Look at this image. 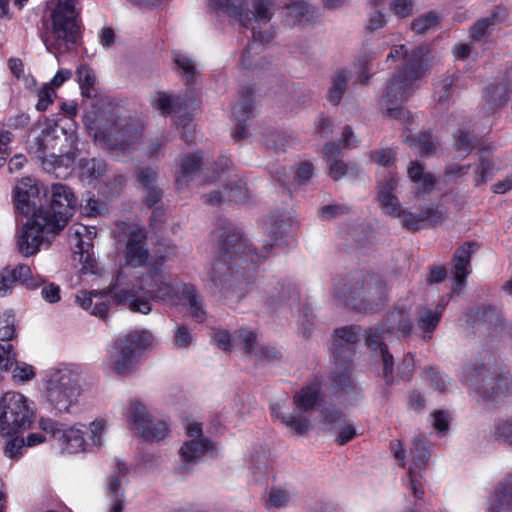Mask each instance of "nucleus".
<instances>
[{"label": "nucleus", "instance_id": "obj_39", "mask_svg": "<svg viewBox=\"0 0 512 512\" xmlns=\"http://www.w3.org/2000/svg\"><path fill=\"white\" fill-rule=\"evenodd\" d=\"M181 295L187 301L191 317L197 322H203L206 318V312L203 309L196 288L193 285L183 284Z\"/></svg>", "mask_w": 512, "mask_h": 512}, {"label": "nucleus", "instance_id": "obj_2", "mask_svg": "<svg viewBox=\"0 0 512 512\" xmlns=\"http://www.w3.org/2000/svg\"><path fill=\"white\" fill-rule=\"evenodd\" d=\"M208 5L251 31L252 41L242 55L241 66L245 69L257 68L260 63H254L250 59L251 54H256L259 49L268 46L275 37L271 24L274 15L273 0H252L251 9L246 7L243 0H208Z\"/></svg>", "mask_w": 512, "mask_h": 512}, {"label": "nucleus", "instance_id": "obj_58", "mask_svg": "<svg viewBox=\"0 0 512 512\" xmlns=\"http://www.w3.org/2000/svg\"><path fill=\"white\" fill-rule=\"evenodd\" d=\"M493 162L489 157V152L486 150L482 151L480 155V164L476 171L475 185L484 184L488 178L492 177Z\"/></svg>", "mask_w": 512, "mask_h": 512}, {"label": "nucleus", "instance_id": "obj_46", "mask_svg": "<svg viewBox=\"0 0 512 512\" xmlns=\"http://www.w3.org/2000/svg\"><path fill=\"white\" fill-rule=\"evenodd\" d=\"M281 423L294 431L297 435H304L310 428L309 419L306 416L296 412H292L287 415H281Z\"/></svg>", "mask_w": 512, "mask_h": 512}, {"label": "nucleus", "instance_id": "obj_5", "mask_svg": "<svg viewBox=\"0 0 512 512\" xmlns=\"http://www.w3.org/2000/svg\"><path fill=\"white\" fill-rule=\"evenodd\" d=\"M161 262H157L151 269L150 275L142 279L145 295H139L135 291L119 290L114 293V298L118 304H128L129 309L133 312L148 314L152 308L150 299L154 300H170L175 294V290L170 283L169 278L163 274L158 267Z\"/></svg>", "mask_w": 512, "mask_h": 512}, {"label": "nucleus", "instance_id": "obj_9", "mask_svg": "<svg viewBox=\"0 0 512 512\" xmlns=\"http://www.w3.org/2000/svg\"><path fill=\"white\" fill-rule=\"evenodd\" d=\"M149 344L145 333L133 332L117 341L110 352L109 366L119 375L131 373L136 366V358Z\"/></svg>", "mask_w": 512, "mask_h": 512}, {"label": "nucleus", "instance_id": "obj_6", "mask_svg": "<svg viewBox=\"0 0 512 512\" xmlns=\"http://www.w3.org/2000/svg\"><path fill=\"white\" fill-rule=\"evenodd\" d=\"M79 372L72 367L51 371L46 382L45 399L57 413H69L80 394Z\"/></svg>", "mask_w": 512, "mask_h": 512}, {"label": "nucleus", "instance_id": "obj_19", "mask_svg": "<svg viewBox=\"0 0 512 512\" xmlns=\"http://www.w3.org/2000/svg\"><path fill=\"white\" fill-rule=\"evenodd\" d=\"M118 240L125 243L126 256H150L147 245V231L143 226L121 222L118 225Z\"/></svg>", "mask_w": 512, "mask_h": 512}, {"label": "nucleus", "instance_id": "obj_17", "mask_svg": "<svg viewBox=\"0 0 512 512\" xmlns=\"http://www.w3.org/2000/svg\"><path fill=\"white\" fill-rule=\"evenodd\" d=\"M413 465L409 468L411 491L418 500L423 499L424 489L419 481L430 457L429 447L424 436H416L410 449Z\"/></svg>", "mask_w": 512, "mask_h": 512}, {"label": "nucleus", "instance_id": "obj_44", "mask_svg": "<svg viewBox=\"0 0 512 512\" xmlns=\"http://www.w3.org/2000/svg\"><path fill=\"white\" fill-rule=\"evenodd\" d=\"M471 273L470 258H455L454 264V282L452 284V291L460 294L465 286L466 278Z\"/></svg>", "mask_w": 512, "mask_h": 512}, {"label": "nucleus", "instance_id": "obj_47", "mask_svg": "<svg viewBox=\"0 0 512 512\" xmlns=\"http://www.w3.org/2000/svg\"><path fill=\"white\" fill-rule=\"evenodd\" d=\"M348 76L345 70H339L332 78V85L328 92V99L333 104H338L346 90Z\"/></svg>", "mask_w": 512, "mask_h": 512}, {"label": "nucleus", "instance_id": "obj_59", "mask_svg": "<svg viewBox=\"0 0 512 512\" xmlns=\"http://www.w3.org/2000/svg\"><path fill=\"white\" fill-rule=\"evenodd\" d=\"M439 17L434 12H429L424 16H419L411 23V29L417 34H424L428 30L437 26Z\"/></svg>", "mask_w": 512, "mask_h": 512}, {"label": "nucleus", "instance_id": "obj_25", "mask_svg": "<svg viewBox=\"0 0 512 512\" xmlns=\"http://www.w3.org/2000/svg\"><path fill=\"white\" fill-rule=\"evenodd\" d=\"M219 256H257L256 249L238 231L228 232L218 241Z\"/></svg>", "mask_w": 512, "mask_h": 512}, {"label": "nucleus", "instance_id": "obj_8", "mask_svg": "<svg viewBox=\"0 0 512 512\" xmlns=\"http://www.w3.org/2000/svg\"><path fill=\"white\" fill-rule=\"evenodd\" d=\"M235 258H217L209 272L211 282L227 297L240 299L244 296L248 278L243 268L234 263Z\"/></svg>", "mask_w": 512, "mask_h": 512}, {"label": "nucleus", "instance_id": "obj_52", "mask_svg": "<svg viewBox=\"0 0 512 512\" xmlns=\"http://www.w3.org/2000/svg\"><path fill=\"white\" fill-rule=\"evenodd\" d=\"M81 176L88 180H96L106 172V164L101 159H87L80 164Z\"/></svg>", "mask_w": 512, "mask_h": 512}, {"label": "nucleus", "instance_id": "obj_62", "mask_svg": "<svg viewBox=\"0 0 512 512\" xmlns=\"http://www.w3.org/2000/svg\"><path fill=\"white\" fill-rule=\"evenodd\" d=\"M24 449V437L15 436L5 444L4 453L11 459H18L22 456Z\"/></svg>", "mask_w": 512, "mask_h": 512}, {"label": "nucleus", "instance_id": "obj_54", "mask_svg": "<svg viewBox=\"0 0 512 512\" xmlns=\"http://www.w3.org/2000/svg\"><path fill=\"white\" fill-rule=\"evenodd\" d=\"M405 142L412 147H418L419 152L422 155H430L435 150V141L432 135L428 132L421 133L417 137L408 135L405 138Z\"/></svg>", "mask_w": 512, "mask_h": 512}, {"label": "nucleus", "instance_id": "obj_43", "mask_svg": "<svg viewBox=\"0 0 512 512\" xmlns=\"http://www.w3.org/2000/svg\"><path fill=\"white\" fill-rule=\"evenodd\" d=\"M127 418L131 423H133L139 433L147 424L151 423V418L148 415L145 406L137 400L130 402Z\"/></svg>", "mask_w": 512, "mask_h": 512}, {"label": "nucleus", "instance_id": "obj_50", "mask_svg": "<svg viewBox=\"0 0 512 512\" xmlns=\"http://www.w3.org/2000/svg\"><path fill=\"white\" fill-rule=\"evenodd\" d=\"M16 337L15 315L8 309L0 312V341L9 342Z\"/></svg>", "mask_w": 512, "mask_h": 512}, {"label": "nucleus", "instance_id": "obj_7", "mask_svg": "<svg viewBox=\"0 0 512 512\" xmlns=\"http://www.w3.org/2000/svg\"><path fill=\"white\" fill-rule=\"evenodd\" d=\"M35 411L26 396L10 391L0 398V435L15 436L30 429Z\"/></svg>", "mask_w": 512, "mask_h": 512}, {"label": "nucleus", "instance_id": "obj_38", "mask_svg": "<svg viewBox=\"0 0 512 512\" xmlns=\"http://www.w3.org/2000/svg\"><path fill=\"white\" fill-rule=\"evenodd\" d=\"M286 15L293 20V23H302L311 21L315 16V11L305 0H288Z\"/></svg>", "mask_w": 512, "mask_h": 512}, {"label": "nucleus", "instance_id": "obj_64", "mask_svg": "<svg viewBox=\"0 0 512 512\" xmlns=\"http://www.w3.org/2000/svg\"><path fill=\"white\" fill-rule=\"evenodd\" d=\"M16 363V354L13 351V345L9 342L0 344V368L7 371Z\"/></svg>", "mask_w": 512, "mask_h": 512}, {"label": "nucleus", "instance_id": "obj_29", "mask_svg": "<svg viewBox=\"0 0 512 512\" xmlns=\"http://www.w3.org/2000/svg\"><path fill=\"white\" fill-rule=\"evenodd\" d=\"M507 15L506 9L500 6L494 7L488 15L476 21L469 29L470 36L476 42H481L489 37L494 26L502 22Z\"/></svg>", "mask_w": 512, "mask_h": 512}, {"label": "nucleus", "instance_id": "obj_14", "mask_svg": "<svg viewBox=\"0 0 512 512\" xmlns=\"http://www.w3.org/2000/svg\"><path fill=\"white\" fill-rule=\"evenodd\" d=\"M187 434L190 437H196L190 441H186L180 449L181 465L178 467L179 473H189L197 460L212 451V443L201 437L202 427L199 423H191L187 427Z\"/></svg>", "mask_w": 512, "mask_h": 512}, {"label": "nucleus", "instance_id": "obj_61", "mask_svg": "<svg viewBox=\"0 0 512 512\" xmlns=\"http://www.w3.org/2000/svg\"><path fill=\"white\" fill-rule=\"evenodd\" d=\"M291 499V494L284 489L272 488L269 493L267 507L280 508L286 506Z\"/></svg>", "mask_w": 512, "mask_h": 512}, {"label": "nucleus", "instance_id": "obj_18", "mask_svg": "<svg viewBox=\"0 0 512 512\" xmlns=\"http://www.w3.org/2000/svg\"><path fill=\"white\" fill-rule=\"evenodd\" d=\"M512 389V379L508 375H499L487 370L480 373L476 380V392L485 400L498 401L507 396Z\"/></svg>", "mask_w": 512, "mask_h": 512}, {"label": "nucleus", "instance_id": "obj_48", "mask_svg": "<svg viewBox=\"0 0 512 512\" xmlns=\"http://www.w3.org/2000/svg\"><path fill=\"white\" fill-rule=\"evenodd\" d=\"M459 80L458 74H448L436 85L435 97L440 104H445L450 99L453 88Z\"/></svg>", "mask_w": 512, "mask_h": 512}, {"label": "nucleus", "instance_id": "obj_22", "mask_svg": "<svg viewBox=\"0 0 512 512\" xmlns=\"http://www.w3.org/2000/svg\"><path fill=\"white\" fill-rule=\"evenodd\" d=\"M360 327L348 325L334 331L333 353L335 361L351 362L354 356V346L358 341Z\"/></svg>", "mask_w": 512, "mask_h": 512}, {"label": "nucleus", "instance_id": "obj_27", "mask_svg": "<svg viewBox=\"0 0 512 512\" xmlns=\"http://www.w3.org/2000/svg\"><path fill=\"white\" fill-rule=\"evenodd\" d=\"M94 230L84 225H74L69 229L68 242L75 255L94 256Z\"/></svg>", "mask_w": 512, "mask_h": 512}, {"label": "nucleus", "instance_id": "obj_42", "mask_svg": "<svg viewBox=\"0 0 512 512\" xmlns=\"http://www.w3.org/2000/svg\"><path fill=\"white\" fill-rule=\"evenodd\" d=\"M106 430V420L96 419L90 423L89 427L85 426L84 436L86 438V445L88 450L91 451L94 447H101L102 436Z\"/></svg>", "mask_w": 512, "mask_h": 512}, {"label": "nucleus", "instance_id": "obj_1", "mask_svg": "<svg viewBox=\"0 0 512 512\" xmlns=\"http://www.w3.org/2000/svg\"><path fill=\"white\" fill-rule=\"evenodd\" d=\"M428 53V45H419L411 50L406 49L405 45H394L391 48L387 60L402 59L403 65L390 80L382 98V106L388 117L404 122L413 121L410 112L399 104L413 93L415 83L425 76L428 64L423 60Z\"/></svg>", "mask_w": 512, "mask_h": 512}, {"label": "nucleus", "instance_id": "obj_28", "mask_svg": "<svg viewBox=\"0 0 512 512\" xmlns=\"http://www.w3.org/2000/svg\"><path fill=\"white\" fill-rule=\"evenodd\" d=\"M322 398L320 383L312 381L294 394L293 404L299 412L306 413L317 408Z\"/></svg>", "mask_w": 512, "mask_h": 512}, {"label": "nucleus", "instance_id": "obj_51", "mask_svg": "<svg viewBox=\"0 0 512 512\" xmlns=\"http://www.w3.org/2000/svg\"><path fill=\"white\" fill-rule=\"evenodd\" d=\"M390 318L397 321L396 324L390 326L387 333L397 330L403 335H407L412 330V324L409 317V311L405 307H396L391 313Z\"/></svg>", "mask_w": 512, "mask_h": 512}, {"label": "nucleus", "instance_id": "obj_37", "mask_svg": "<svg viewBox=\"0 0 512 512\" xmlns=\"http://www.w3.org/2000/svg\"><path fill=\"white\" fill-rule=\"evenodd\" d=\"M408 176L411 181L417 183V194L423 195L431 192L436 184V178L432 174L424 172V167L418 162H411Z\"/></svg>", "mask_w": 512, "mask_h": 512}, {"label": "nucleus", "instance_id": "obj_30", "mask_svg": "<svg viewBox=\"0 0 512 512\" xmlns=\"http://www.w3.org/2000/svg\"><path fill=\"white\" fill-rule=\"evenodd\" d=\"M512 93V68L507 71L505 82L496 83L485 88L484 100L488 111L503 106Z\"/></svg>", "mask_w": 512, "mask_h": 512}, {"label": "nucleus", "instance_id": "obj_35", "mask_svg": "<svg viewBox=\"0 0 512 512\" xmlns=\"http://www.w3.org/2000/svg\"><path fill=\"white\" fill-rule=\"evenodd\" d=\"M336 368L332 373V381L337 389L345 395L357 392V385L352 377V361H335Z\"/></svg>", "mask_w": 512, "mask_h": 512}, {"label": "nucleus", "instance_id": "obj_11", "mask_svg": "<svg viewBox=\"0 0 512 512\" xmlns=\"http://www.w3.org/2000/svg\"><path fill=\"white\" fill-rule=\"evenodd\" d=\"M39 427L43 432L56 440L61 449L67 453L73 454L89 451L83 430L85 425L83 424L67 427L65 424L51 418L42 417L39 420Z\"/></svg>", "mask_w": 512, "mask_h": 512}, {"label": "nucleus", "instance_id": "obj_3", "mask_svg": "<svg viewBox=\"0 0 512 512\" xmlns=\"http://www.w3.org/2000/svg\"><path fill=\"white\" fill-rule=\"evenodd\" d=\"M387 285L379 277L357 271L340 278L334 285V297L353 310L372 311L386 301Z\"/></svg>", "mask_w": 512, "mask_h": 512}, {"label": "nucleus", "instance_id": "obj_13", "mask_svg": "<svg viewBox=\"0 0 512 512\" xmlns=\"http://www.w3.org/2000/svg\"><path fill=\"white\" fill-rule=\"evenodd\" d=\"M16 283L33 290L44 284L45 278L33 274L31 268L23 263L15 267L6 266L0 271V298L10 295Z\"/></svg>", "mask_w": 512, "mask_h": 512}, {"label": "nucleus", "instance_id": "obj_34", "mask_svg": "<svg viewBox=\"0 0 512 512\" xmlns=\"http://www.w3.org/2000/svg\"><path fill=\"white\" fill-rule=\"evenodd\" d=\"M398 184V179L390 176L389 179L379 186L378 200L381 207L391 216L400 217L402 214L401 205L392 194Z\"/></svg>", "mask_w": 512, "mask_h": 512}, {"label": "nucleus", "instance_id": "obj_16", "mask_svg": "<svg viewBox=\"0 0 512 512\" xmlns=\"http://www.w3.org/2000/svg\"><path fill=\"white\" fill-rule=\"evenodd\" d=\"M464 319L475 330V333L481 335H495L503 328L500 314L494 307L487 304L471 308L465 313Z\"/></svg>", "mask_w": 512, "mask_h": 512}, {"label": "nucleus", "instance_id": "obj_15", "mask_svg": "<svg viewBox=\"0 0 512 512\" xmlns=\"http://www.w3.org/2000/svg\"><path fill=\"white\" fill-rule=\"evenodd\" d=\"M14 203L16 210L24 215L34 218L37 214L43 215L40 189L32 178H23L14 189Z\"/></svg>", "mask_w": 512, "mask_h": 512}, {"label": "nucleus", "instance_id": "obj_57", "mask_svg": "<svg viewBox=\"0 0 512 512\" xmlns=\"http://www.w3.org/2000/svg\"><path fill=\"white\" fill-rule=\"evenodd\" d=\"M167 433L168 427L164 421L154 423L151 420V423L147 424L139 434L147 440L160 441L166 437Z\"/></svg>", "mask_w": 512, "mask_h": 512}, {"label": "nucleus", "instance_id": "obj_24", "mask_svg": "<svg viewBox=\"0 0 512 512\" xmlns=\"http://www.w3.org/2000/svg\"><path fill=\"white\" fill-rule=\"evenodd\" d=\"M252 95V89H243L240 92L239 99L232 108V113L236 121V126L232 131L231 135L235 141L246 138L248 134L244 122L252 115L253 112Z\"/></svg>", "mask_w": 512, "mask_h": 512}, {"label": "nucleus", "instance_id": "obj_26", "mask_svg": "<svg viewBox=\"0 0 512 512\" xmlns=\"http://www.w3.org/2000/svg\"><path fill=\"white\" fill-rule=\"evenodd\" d=\"M128 468L125 463L117 462V472L107 478L106 493L112 502L109 512H122L125 501L123 483L126 481Z\"/></svg>", "mask_w": 512, "mask_h": 512}, {"label": "nucleus", "instance_id": "obj_21", "mask_svg": "<svg viewBox=\"0 0 512 512\" xmlns=\"http://www.w3.org/2000/svg\"><path fill=\"white\" fill-rule=\"evenodd\" d=\"M386 332L384 330H379L377 328H370L366 331L365 334V343L369 349L374 351L381 357L382 360V374L383 379L387 385H391L394 382L393 377V366L394 359L393 355L388 351L387 345L383 342L384 334Z\"/></svg>", "mask_w": 512, "mask_h": 512}, {"label": "nucleus", "instance_id": "obj_20", "mask_svg": "<svg viewBox=\"0 0 512 512\" xmlns=\"http://www.w3.org/2000/svg\"><path fill=\"white\" fill-rule=\"evenodd\" d=\"M236 345L241 344L245 353L254 355L260 360L267 362L278 361L282 358V351L276 346L257 345L256 334L248 329L242 328L234 337Z\"/></svg>", "mask_w": 512, "mask_h": 512}, {"label": "nucleus", "instance_id": "obj_56", "mask_svg": "<svg viewBox=\"0 0 512 512\" xmlns=\"http://www.w3.org/2000/svg\"><path fill=\"white\" fill-rule=\"evenodd\" d=\"M493 437L512 447V418L498 419L494 423Z\"/></svg>", "mask_w": 512, "mask_h": 512}, {"label": "nucleus", "instance_id": "obj_49", "mask_svg": "<svg viewBox=\"0 0 512 512\" xmlns=\"http://www.w3.org/2000/svg\"><path fill=\"white\" fill-rule=\"evenodd\" d=\"M293 143L294 139L286 132L275 131L265 137V146L277 153L286 151Z\"/></svg>", "mask_w": 512, "mask_h": 512}, {"label": "nucleus", "instance_id": "obj_63", "mask_svg": "<svg viewBox=\"0 0 512 512\" xmlns=\"http://www.w3.org/2000/svg\"><path fill=\"white\" fill-rule=\"evenodd\" d=\"M280 289L277 292V295L270 294V298L274 302L284 303L285 301L291 300L293 303H297L299 300V294L297 290L291 286H285L280 284Z\"/></svg>", "mask_w": 512, "mask_h": 512}, {"label": "nucleus", "instance_id": "obj_10", "mask_svg": "<svg viewBox=\"0 0 512 512\" xmlns=\"http://www.w3.org/2000/svg\"><path fill=\"white\" fill-rule=\"evenodd\" d=\"M59 231L42 214L29 218L17 236V248L23 256H34L48 240V235Z\"/></svg>", "mask_w": 512, "mask_h": 512}, {"label": "nucleus", "instance_id": "obj_33", "mask_svg": "<svg viewBox=\"0 0 512 512\" xmlns=\"http://www.w3.org/2000/svg\"><path fill=\"white\" fill-rule=\"evenodd\" d=\"M490 512H512V475L503 478L494 489Z\"/></svg>", "mask_w": 512, "mask_h": 512}, {"label": "nucleus", "instance_id": "obj_31", "mask_svg": "<svg viewBox=\"0 0 512 512\" xmlns=\"http://www.w3.org/2000/svg\"><path fill=\"white\" fill-rule=\"evenodd\" d=\"M447 302L442 300L434 310L420 307L418 310L417 326L422 331L424 340L430 339L440 323Z\"/></svg>", "mask_w": 512, "mask_h": 512}, {"label": "nucleus", "instance_id": "obj_53", "mask_svg": "<svg viewBox=\"0 0 512 512\" xmlns=\"http://www.w3.org/2000/svg\"><path fill=\"white\" fill-rule=\"evenodd\" d=\"M174 64L186 83H192L197 72L194 61L183 53H176L174 55Z\"/></svg>", "mask_w": 512, "mask_h": 512}, {"label": "nucleus", "instance_id": "obj_55", "mask_svg": "<svg viewBox=\"0 0 512 512\" xmlns=\"http://www.w3.org/2000/svg\"><path fill=\"white\" fill-rule=\"evenodd\" d=\"M225 198L227 201L235 203H244L248 197L246 183L242 180H236L225 186Z\"/></svg>", "mask_w": 512, "mask_h": 512}, {"label": "nucleus", "instance_id": "obj_12", "mask_svg": "<svg viewBox=\"0 0 512 512\" xmlns=\"http://www.w3.org/2000/svg\"><path fill=\"white\" fill-rule=\"evenodd\" d=\"M76 197L70 187L56 183L51 187V200L48 208H43V216L58 231H61L73 215Z\"/></svg>", "mask_w": 512, "mask_h": 512}, {"label": "nucleus", "instance_id": "obj_36", "mask_svg": "<svg viewBox=\"0 0 512 512\" xmlns=\"http://www.w3.org/2000/svg\"><path fill=\"white\" fill-rule=\"evenodd\" d=\"M187 102L186 97L171 96L165 92H159L155 100V106L163 115L174 114L180 117V113L187 110Z\"/></svg>", "mask_w": 512, "mask_h": 512}, {"label": "nucleus", "instance_id": "obj_40", "mask_svg": "<svg viewBox=\"0 0 512 512\" xmlns=\"http://www.w3.org/2000/svg\"><path fill=\"white\" fill-rule=\"evenodd\" d=\"M319 417L323 429L328 431H336L340 426L345 424V421H347V418L342 411L332 406L323 407L320 411Z\"/></svg>", "mask_w": 512, "mask_h": 512}, {"label": "nucleus", "instance_id": "obj_45", "mask_svg": "<svg viewBox=\"0 0 512 512\" xmlns=\"http://www.w3.org/2000/svg\"><path fill=\"white\" fill-rule=\"evenodd\" d=\"M76 75L82 95L89 98L94 97L96 82L94 71L87 65H82L76 70Z\"/></svg>", "mask_w": 512, "mask_h": 512}, {"label": "nucleus", "instance_id": "obj_23", "mask_svg": "<svg viewBox=\"0 0 512 512\" xmlns=\"http://www.w3.org/2000/svg\"><path fill=\"white\" fill-rule=\"evenodd\" d=\"M272 225L271 234L274 238V243L270 244V250H266V253H281L280 246L283 241L278 239V236L288 235L295 232L298 228L299 223L296 219L295 212L293 210L275 211L270 216Z\"/></svg>", "mask_w": 512, "mask_h": 512}, {"label": "nucleus", "instance_id": "obj_41", "mask_svg": "<svg viewBox=\"0 0 512 512\" xmlns=\"http://www.w3.org/2000/svg\"><path fill=\"white\" fill-rule=\"evenodd\" d=\"M202 163V155L198 152L185 156L181 161L180 175L176 180L177 185L182 186L185 182L189 181V179H191V177L199 170Z\"/></svg>", "mask_w": 512, "mask_h": 512}, {"label": "nucleus", "instance_id": "obj_32", "mask_svg": "<svg viewBox=\"0 0 512 512\" xmlns=\"http://www.w3.org/2000/svg\"><path fill=\"white\" fill-rule=\"evenodd\" d=\"M324 157L326 159L329 175L334 180H339L343 176L353 174L354 167H349L340 158V144L331 142L323 148Z\"/></svg>", "mask_w": 512, "mask_h": 512}, {"label": "nucleus", "instance_id": "obj_60", "mask_svg": "<svg viewBox=\"0 0 512 512\" xmlns=\"http://www.w3.org/2000/svg\"><path fill=\"white\" fill-rule=\"evenodd\" d=\"M351 207L345 204H330L319 209V215L324 220L338 218L349 214Z\"/></svg>", "mask_w": 512, "mask_h": 512}, {"label": "nucleus", "instance_id": "obj_4", "mask_svg": "<svg viewBox=\"0 0 512 512\" xmlns=\"http://www.w3.org/2000/svg\"><path fill=\"white\" fill-rule=\"evenodd\" d=\"M80 0H57L50 12L49 36L44 40L47 51L54 55L68 52L81 33Z\"/></svg>", "mask_w": 512, "mask_h": 512}]
</instances>
